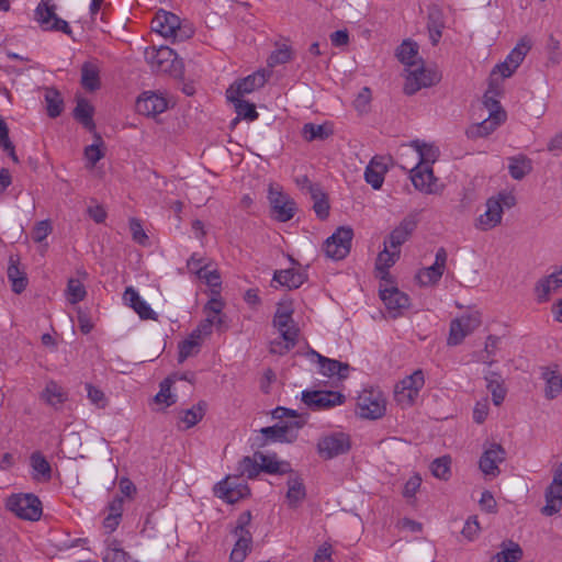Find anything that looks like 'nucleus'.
<instances>
[{
	"label": "nucleus",
	"mask_w": 562,
	"mask_h": 562,
	"mask_svg": "<svg viewBox=\"0 0 562 562\" xmlns=\"http://www.w3.org/2000/svg\"><path fill=\"white\" fill-rule=\"evenodd\" d=\"M151 30L171 43H181L191 38L194 29L188 22L180 20L175 13L160 10L151 20Z\"/></svg>",
	"instance_id": "f257e3e1"
},
{
	"label": "nucleus",
	"mask_w": 562,
	"mask_h": 562,
	"mask_svg": "<svg viewBox=\"0 0 562 562\" xmlns=\"http://www.w3.org/2000/svg\"><path fill=\"white\" fill-rule=\"evenodd\" d=\"M516 205V198L509 192H499L488 198L485 202V211L475 220V228L487 232L502 223L504 210Z\"/></svg>",
	"instance_id": "f03ea898"
},
{
	"label": "nucleus",
	"mask_w": 562,
	"mask_h": 562,
	"mask_svg": "<svg viewBox=\"0 0 562 562\" xmlns=\"http://www.w3.org/2000/svg\"><path fill=\"white\" fill-rule=\"evenodd\" d=\"M305 419L279 422L273 426L260 429L262 442L259 446H266L272 442L292 443L299 436V430L304 426Z\"/></svg>",
	"instance_id": "7ed1b4c3"
},
{
	"label": "nucleus",
	"mask_w": 562,
	"mask_h": 562,
	"mask_svg": "<svg viewBox=\"0 0 562 562\" xmlns=\"http://www.w3.org/2000/svg\"><path fill=\"white\" fill-rule=\"evenodd\" d=\"M425 385L424 372L418 369L401 380L394 389V400L402 407L412 406Z\"/></svg>",
	"instance_id": "20e7f679"
},
{
	"label": "nucleus",
	"mask_w": 562,
	"mask_h": 562,
	"mask_svg": "<svg viewBox=\"0 0 562 562\" xmlns=\"http://www.w3.org/2000/svg\"><path fill=\"white\" fill-rule=\"evenodd\" d=\"M350 448V437L342 431L324 434L318 438L316 445L317 453L324 460H330L345 454Z\"/></svg>",
	"instance_id": "39448f33"
},
{
	"label": "nucleus",
	"mask_w": 562,
	"mask_h": 562,
	"mask_svg": "<svg viewBox=\"0 0 562 562\" xmlns=\"http://www.w3.org/2000/svg\"><path fill=\"white\" fill-rule=\"evenodd\" d=\"M34 15L43 31L61 32L67 35L72 32L68 22L57 16L56 5L50 0H42L35 9Z\"/></svg>",
	"instance_id": "423d86ee"
},
{
	"label": "nucleus",
	"mask_w": 562,
	"mask_h": 562,
	"mask_svg": "<svg viewBox=\"0 0 562 562\" xmlns=\"http://www.w3.org/2000/svg\"><path fill=\"white\" fill-rule=\"evenodd\" d=\"M7 507L18 517L36 521L42 516V503L34 494H15L8 498Z\"/></svg>",
	"instance_id": "0eeeda50"
},
{
	"label": "nucleus",
	"mask_w": 562,
	"mask_h": 562,
	"mask_svg": "<svg viewBox=\"0 0 562 562\" xmlns=\"http://www.w3.org/2000/svg\"><path fill=\"white\" fill-rule=\"evenodd\" d=\"M268 200L273 217L279 222L292 220L296 212L294 200L283 192L279 184L271 183L268 188Z\"/></svg>",
	"instance_id": "6e6552de"
},
{
	"label": "nucleus",
	"mask_w": 562,
	"mask_h": 562,
	"mask_svg": "<svg viewBox=\"0 0 562 562\" xmlns=\"http://www.w3.org/2000/svg\"><path fill=\"white\" fill-rule=\"evenodd\" d=\"M357 411L360 417L378 419L385 414L386 400L379 390H363L357 400Z\"/></svg>",
	"instance_id": "1a4fd4ad"
},
{
	"label": "nucleus",
	"mask_w": 562,
	"mask_h": 562,
	"mask_svg": "<svg viewBox=\"0 0 562 562\" xmlns=\"http://www.w3.org/2000/svg\"><path fill=\"white\" fill-rule=\"evenodd\" d=\"M406 71L404 92L408 95L415 94L422 88L435 86L441 79V75L436 69L425 68L419 64L407 68Z\"/></svg>",
	"instance_id": "9d476101"
},
{
	"label": "nucleus",
	"mask_w": 562,
	"mask_h": 562,
	"mask_svg": "<svg viewBox=\"0 0 562 562\" xmlns=\"http://www.w3.org/2000/svg\"><path fill=\"white\" fill-rule=\"evenodd\" d=\"M251 520L250 512L239 515L234 535L237 538L236 543L231 552L232 562H243L248 552L251 550L252 537L247 528Z\"/></svg>",
	"instance_id": "9b49d317"
},
{
	"label": "nucleus",
	"mask_w": 562,
	"mask_h": 562,
	"mask_svg": "<svg viewBox=\"0 0 562 562\" xmlns=\"http://www.w3.org/2000/svg\"><path fill=\"white\" fill-rule=\"evenodd\" d=\"M145 60L155 72L171 74L176 71V53L168 46L147 47Z\"/></svg>",
	"instance_id": "f8f14e48"
},
{
	"label": "nucleus",
	"mask_w": 562,
	"mask_h": 562,
	"mask_svg": "<svg viewBox=\"0 0 562 562\" xmlns=\"http://www.w3.org/2000/svg\"><path fill=\"white\" fill-rule=\"evenodd\" d=\"M353 232L350 227H339L326 239L324 251L334 260L344 259L350 251Z\"/></svg>",
	"instance_id": "ddd939ff"
},
{
	"label": "nucleus",
	"mask_w": 562,
	"mask_h": 562,
	"mask_svg": "<svg viewBox=\"0 0 562 562\" xmlns=\"http://www.w3.org/2000/svg\"><path fill=\"white\" fill-rule=\"evenodd\" d=\"M482 321L479 312L469 313L453 319L450 324L448 345L457 346L480 327Z\"/></svg>",
	"instance_id": "4468645a"
},
{
	"label": "nucleus",
	"mask_w": 562,
	"mask_h": 562,
	"mask_svg": "<svg viewBox=\"0 0 562 562\" xmlns=\"http://www.w3.org/2000/svg\"><path fill=\"white\" fill-rule=\"evenodd\" d=\"M214 494L226 503L234 504L249 494L248 486L238 476H226L215 484Z\"/></svg>",
	"instance_id": "2eb2a0df"
},
{
	"label": "nucleus",
	"mask_w": 562,
	"mask_h": 562,
	"mask_svg": "<svg viewBox=\"0 0 562 562\" xmlns=\"http://www.w3.org/2000/svg\"><path fill=\"white\" fill-rule=\"evenodd\" d=\"M303 402L312 409H328L345 402V396L335 391H304Z\"/></svg>",
	"instance_id": "dca6fc26"
},
{
	"label": "nucleus",
	"mask_w": 562,
	"mask_h": 562,
	"mask_svg": "<svg viewBox=\"0 0 562 562\" xmlns=\"http://www.w3.org/2000/svg\"><path fill=\"white\" fill-rule=\"evenodd\" d=\"M267 81V76L265 71L254 72L243 79L235 81L229 88L226 90L227 99H237V97H244L245 94H249L255 90L265 86Z\"/></svg>",
	"instance_id": "f3484780"
},
{
	"label": "nucleus",
	"mask_w": 562,
	"mask_h": 562,
	"mask_svg": "<svg viewBox=\"0 0 562 562\" xmlns=\"http://www.w3.org/2000/svg\"><path fill=\"white\" fill-rule=\"evenodd\" d=\"M380 297L383 301L389 315L396 318L409 306V297L397 288L380 290Z\"/></svg>",
	"instance_id": "a211bd4d"
},
{
	"label": "nucleus",
	"mask_w": 562,
	"mask_h": 562,
	"mask_svg": "<svg viewBox=\"0 0 562 562\" xmlns=\"http://www.w3.org/2000/svg\"><path fill=\"white\" fill-rule=\"evenodd\" d=\"M506 452L498 443H492L487 447L479 461L480 470L485 475L496 476L499 474V463L505 460Z\"/></svg>",
	"instance_id": "6ab92c4d"
},
{
	"label": "nucleus",
	"mask_w": 562,
	"mask_h": 562,
	"mask_svg": "<svg viewBox=\"0 0 562 562\" xmlns=\"http://www.w3.org/2000/svg\"><path fill=\"white\" fill-rule=\"evenodd\" d=\"M411 179L416 190L435 194L438 192L437 179L434 176L431 166H414L411 169Z\"/></svg>",
	"instance_id": "aec40b11"
},
{
	"label": "nucleus",
	"mask_w": 562,
	"mask_h": 562,
	"mask_svg": "<svg viewBox=\"0 0 562 562\" xmlns=\"http://www.w3.org/2000/svg\"><path fill=\"white\" fill-rule=\"evenodd\" d=\"M447 262V252L445 248H439L436 252L435 262L417 274L418 282L424 285H435L441 279Z\"/></svg>",
	"instance_id": "412c9836"
},
{
	"label": "nucleus",
	"mask_w": 562,
	"mask_h": 562,
	"mask_svg": "<svg viewBox=\"0 0 562 562\" xmlns=\"http://www.w3.org/2000/svg\"><path fill=\"white\" fill-rule=\"evenodd\" d=\"M168 101L155 92H144L136 101L137 112L147 116H156L165 112Z\"/></svg>",
	"instance_id": "4be33fe9"
},
{
	"label": "nucleus",
	"mask_w": 562,
	"mask_h": 562,
	"mask_svg": "<svg viewBox=\"0 0 562 562\" xmlns=\"http://www.w3.org/2000/svg\"><path fill=\"white\" fill-rule=\"evenodd\" d=\"M68 398V391L54 380L47 381L43 391L40 393V400L55 411H60Z\"/></svg>",
	"instance_id": "5701e85b"
},
{
	"label": "nucleus",
	"mask_w": 562,
	"mask_h": 562,
	"mask_svg": "<svg viewBox=\"0 0 562 562\" xmlns=\"http://www.w3.org/2000/svg\"><path fill=\"white\" fill-rule=\"evenodd\" d=\"M506 117L507 115L505 111L488 114V117L483 120L481 123L471 125L467 130V136L471 139L487 137L506 121Z\"/></svg>",
	"instance_id": "b1692460"
},
{
	"label": "nucleus",
	"mask_w": 562,
	"mask_h": 562,
	"mask_svg": "<svg viewBox=\"0 0 562 562\" xmlns=\"http://www.w3.org/2000/svg\"><path fill=\"white\" fill-rule=\"evenodd\" d=\"M123 301L127 306L133 308L142 319H157V314L133 286L125 289Z\"/></svg>",
	"instance_id": "393cba45"
},
{
	"label": "nucleus",
	"mask_w": 562,
	"mask_h": 562,
	"mask_svg": "<svg viewBox=\"0 0 562 562\" xmlns=\"http://www.w3.org/2000/svg\"><path fill=\"white\" fill-rule=\"evenodd\" d=\"M541 379L544 381V396L547 400L557 398L562 392V375L558 364L541 368Z\"/></svg>",
	"instance_id": "a878e982"
},
{
	"label": "nucleus",
	"mask_w": 562,
	"mask_h": 562,
	"mask_svg": "<svg viewBox=\"0 0 562 562\" xmlns=\"http://www.w3.org/2000/svg\"><path fill=\"white\" fill-rule=\"evenodd\" d=\"M273 325L282 338L291 340V335L299 336V329L292 318V311L289 308H278L273 317Z\"/></svg>",
	"instance_id": "bb28decb"
},
{
	"label": "nucleus",
	"mask_w": 562,
	"mask_h": 562,
	"mask_svg": "<svg viewBox=\"0 0 562 562\" xmlns=\"http://www.w3.org/2000/svg\"><path fill=\"white\" fill-rule=\"evenodd\" d=\"M306 273L295 268L277 270L273 274V281L289 290L300 288L306 281Z\"/></svg>",
	"instance_id": "cd10ccee"
},
{
	"label": "nucleus",
	"mask_w": 562,
	"mask_h": 562,
	"mask_svg": "<svg viewBox=\"0 0 562 562\" xmlns=\"http://www.w3.org/2000/svg\"><path fill=\"white\" fill-rule=\"evenodd\" d=\"M416 228L413 220H403L390 234L387 246L391 249L400 250V247L409 238Z\"/></svg>",
	"instance_id": "c85d7f7f"
},
{
	"label": "nucleus",
	"mask_w": 562,
	"mask_h": 562,
	"mask_svg": "<svg viewBox=\"0 0 562 562\" xmlns=\"http://www.w3.org/2000/svg\"><path fill=\"white\" fill-rule=\"evenodd\" d=\"M7 274L14 293L20 294L26 289L27 277L25 271L19 267L18 257L10 256Z\"/></svg>",
	"instance_id": "c756f323"
},
{
	"label": "nucleus",
	"mask_w": 562,
	"mask_h": 562,
	"mask_svg": "<svg viewBox=\"0 0 562 562\" xmlns=\"http://www.w3.org/2000/svg\"><path fill=\"white\" fill-rule=\"evenodd\" d=\"M313 355H315L318 359L319 371L322 374L329 376V378L335 376V375H337L340 379L347 378L348 372H349L348 363H344V362H340L335 359L326 358L316 351H313Z\"/></svg>",
	"instance_id": "7c9ffc66"
},
{
	"label": "nucleus",
	"mask_w": 562,
	"mask_h": 562,
	"mask_svg": "<svg viewBox=\"0 0 562 562\" xmlns=\"http://www.w3.org/2000/svg\"><path fill=\"white\" fill-rule=\"evenodd\" d=\"M445 27L443 13L442 11L434 5L429 8L427 29L429 33V40L432 45H437L442 36V30Z\"/></svg>",
	"instance_id": "2f4dec72"
},
{
	"label": "nucleus",
	"mask_w": 562,
	"mask_h": 562,
	"mask_svg": "<svg viewBox=\"0 0 562 562\" xmlns=\"http://www.w3.org/2000/svg\"><path fill=\"white\" fill-rule=\"evenodd\" d=\"M409 148H412L417 156V164L415 166H430L436 161L439 155V150L437 147L430 144L423 143L418 139L413 140L409 144Z\"/></svg>",
	"instance_id": "473e14b6"
},
{
	"label": "nucleus",
	"mask_w": 562,
	"mask_h": 562,
	"mask_svg": "<svg viewBox=\"0 0 562 562\" xmlns=\"http://www.w3.org/2000/svg\"><path fill=\"white\" fill-rule=\"evenodd\" d=\"M257 460L260 462V470L269 474H284L291 470L290 463L280 461L276 454L257 452Z\"/></svg>",
	"instance_id": "72a5a7b5"
},
{
	"label": "nucleus",
	"mask_w": 562,
	"mask_h": 562,
	"mask_svg": "<svg viewBox=\"0 0 562 562\" xmlns=\"http://www.w3.org/2000/svg\"><path fill=\"white\" fill-rule=\"evenodd\" d=\"M103 562H137L122 547L119 540L109 539Z\"/></svg>",
	"instance_id": "f704fd0d"
},
{
	"label": "nucleus",
	"mask_w": 562,
	"mask_h": 562,
	"mask_svg": "<svg viewBox=\"0 0 562 562\" xmlns=\"http://www.w3.org/2000/svg\"><path fill=\"white\" fill-rule=\"evenodd\" d=\"M502 550L492 557L490 562H517L522 558V550L516 542H503Z\"/></svg>",
	"instance_id": "c9c22d12"
},
{
	"label": "nucleus",
	"mask_w": 562,
	"mask_h": 562,
	"mask_svg": "<svg viewBox=\"0 0 562 562\" xmlns=\"http://www.w3.org/2000/svg\"><path fill=\"white\" fill-rule=\"evenodd\" d=\"M532 170L531 160L526 156L509 158L508 171L515 180H521Z\"/></svg>",
	"instance_id": "e433bc0d"
},
{
	"label": "nucleus",
	"mask_w": 562,
	"mask_h": 562,
	"mask_svg": "<svg viewBox=\"0 0 562 562\" xmlns=\"http://www.w3.org/2000/svg\"><path fill=\"white\" fill-rule=\"evenodd\" d=\"M81 85L88 91H94L100 87L99 68L91 63H85L81 67Z\"/></svg>",
	"instance_id": "4c0bfd02"
},
{
	"label": "nucleus",
	"mask_w": 562,
	"mask_h": 562,
	"mask_svg": "<svg viewBox=\"0 0 562 562\" xmlns=\"http://www.w3.org/2000/svg\"><path fill=\"white\" fill-rule=\"evenodd\" d=\"M486 387L492 393L493 403L501 405L506 396V389L504 387L503 380L497 373H490L486 378Z\"/></svg>",
	"instance_id": "58836bf2"
},
{
	"label": "nucleus",
	"mask_w": 562,
	"mask_h": 562,
	"mask_svg": "<svg viewBox=\"0 0 562 562\" xmlns=\"http://www.w3.org/2000/svg\"><path fill=\"white\" fill-rule=\"evenodd\" d=\"M75 119L81 123L88 131H93L95 127V124L93 122V108L92 105L86 101V100H79L75 111H74Z\"/></svg>",
	"instance_id": "ea45409f"
},
{
	"label": "nucleus",
	"mask_w": 562,
	"mask_h": 562,
	"mask_svg": "<svg viewBox=\"0 0 562 562\" xmlns=\"http://www.w3.org/2000/svg\"><path fill=\"white\" fill-rule=\"evenodd\" d=\"M397 57L407 68L415 67L418 58V47L416 43L404 41L397 48Z\"/></svg>",
	"instance_id": "a19ab883"
},
{
	"label": "nucleus",
	"mask_w": 562,
	"mask_h": 562,
	"mask_svg": "<svg viewBox=\"0 0 562 562\" xmlns=\"http://www.w3.org/2000/svg\"><path fill=\"white\" fill-rule=\"evenodd\" d=\"M31 465L33 470L36 472L34 475L35 480H44L49 481L52 477V468L49 462L45 459V457L40 452H34L31 456Z\"/></svg>",
	"instance_id": "79ce46f5"
},
{
	"label": "nucleus",
	"mask_w": 562,
	"mask_h": 562,
	"mask_svg": "<svg viewBox=\"0 0 562 562\" xmlns=\"http://www.w3.org/2000/svg\"><path fill=\"white\" fill-rule=\"evenodd\" d=\"M531 48V42L527 37L521 38L517 45L510 50L507 55V61L517 69L522 60L525 59L527 53Z\"/></svg>",
	"instance_id": "37998d69"
},
{
	"label": "nucleus",
	"mask_w": 562,
	"mask_h": 562,
	"mask_svg": "<svg viewBox=\"0 0 562 562\" xmlns=\"http://www.w3.org/2000/svg\"><path fill=\"white\" fill-rule=\"evenodd\" d=\"M173 381L171 378H167L159 384V392L155 395L154 402L164 407H169L176 403L177 395L171 393V385Z\"/></svg>",
	"instance_id": "c03bdc74"
},
{
	"label": "nucleus",
	"mask_w": 562,
	"mask_h": 562,
	"mask_svg": "<svg viewBox=\"0 0 562 562\" xmlns=\"http://www.w3.org/2000/svg\"><path fill=\"white\" fill-rule=\"evenodd\" d=\"M235 105V111L237 113V120L244 119L247 121H255L258 119L259 114L256 111L255 104L245 101L241 97H237V99H227Z\"/></svg>",
	"instance_id": "a18cd8bd"
},
{
	"label": "nucleus",
	"mask_w": 562,
	"mask_h": 562,
	"mask_svg": "<svg viewBox=\"0 0 562 562\" xmlns=\"http://www.w3.org/2000/svg\"><path fill=\"white\" fill-rule=\"evenodd\" d=\"M311 198L313 200V210L319 220H326L329 215V204L326 194L321 188H312Z\"/></svg>",
	"instance_id": "49530a36"
},
{
	"label": "nucleus",
	"mask_w": 562,
	"mask_h": 562,
	"mask_svg": "<svg viewBox=\"0 0 562 562\" xmlns=\"http://www.w3.org/2000/svg\"><path fill=\"white\" fill-rule=\"evenodd\" d=\"M237 471L241 476L255 479L261 472L260 462L257 460V452L252 457H244L238 462Z\"/></svg>",
	"instance_id": "de8ad7c7"
},
{
	"label": "nucleus",
	"mask_w": 562,
	"mask_h": 562,
	"mask_svg": "<svg viewBox=\"0 0 562 562\" xmlns=\"http://www.w3.org/2000/svg\"><path fill=\"white\" fill-rule=\"evenodd\" d=\"M305 497V487L301 480L293 477L288 481L286 499L290 506L296 507Z\"/></svg>",
	"instance_id": "09e8293b"
},
{
	"label": "nucleus",
	"mask_w": 562,
	"mask_h": 562,
	"mask_svg": "<svg viewBox=\"0 0 562 562\" xmlns=\"http://www.w3.org/2000/svg\"><path fill=\"white\" fill-rule=\"evenodd\" d=\"M201 347V340L196 337H193L192 334L190 336L182 340L179 346V355H178V361L179 363H182L184 360H187L189 357H192L196 355L200 351Z\"/></svg>",
	"instance_id": "8fccbe9b"
},
{
	"label": "nucleus",
	"mask_w": 562,
	"mask_h": 562,
	"mask_svg": "<svg viewBox=\"0 0 562 562\" xmlns=\"http://www.w3.org/2000/svg\"><path fill=\"white\" fill-rule=\"evenodd\" d=\"M331 134L326 125L306 123L302 127V136L307 142L324 140Z\"/></svg>",
	"instance_id": "3c124183"
},
{
	"label": "nucleus",
	"mask_w": 562,
	"mask_h": 562,
	"mask_svg": "<svg viewBox=\"0 0 562 562\" xmlns=\"http://www.w3.org/2000/svg\"><path fill=\"white\" fill-rule=\"evenodd\" d=\"M400 258V250L391 249L387 241H384V249L379 254L376 259V269L380 272H386Z\"/></svg>",
	"instance_id": "603ef678"
},
{
	"label": "nucleus",
	"mask_w": 562,
	"mask_h": 562,
	"mask_svg": "<svg viewBox=\"0 0 562 562\" xmlns=\"http://www.w3.org/2000/svg\"><path fill=\"white\" fill-rule=\"evenodd\" d=\"M204 416V409L201 406V404H198L196 406H193L189 409H184L180 412V423H182L184 426V429H189L193 426H195Z\"/></svg>",
	"instance_id": "864d4df0"
},
{
	"label": "nucleus",
	"mask_w": 562,
	"mask_h": 562,
	"mask_svg": "<svg viewBox=\"0 0 562 562\" xmlns=\"http://www.w3.org/2000/svg\"><path fill=\"white\" fill-rule=\"evenodd\" d=\"M87 292L83 284L77 279H70L67 283L66 295L70 304L82 301Z\"/></svg>",
	"instance_id": "5fc2aeb1"
},
{
	"label": "nucleus",
	"mask_w": 562,
	"mask_h": 562,
	"mask_svg": "<svg viewBox=\"0 0 562 562\" xmlns=\"http://www.w3.org/2000/svg\"><path fill=\"white\" fill-rule=\"evenodd\" d=\"M45 101L47 104V114L50 117H57L63 111V100L56 90L49 89L45 93Z\"/></svg>",
	"instance_id": "6e6d98bb"
},
{
	"label": "nucleus",
	"mask_w": 562,
	"mask_h": 562,
	"mask_svg": "<svg viewBox=\"0 0 562 562\" xmlns=\"http://www.w3.org/2000/svg\"><path fill=\"white\" fill-rule=\"evenodd\" d=\"M450 457L443 456L441 458H437L430 465L431 473L440 480H448L450 476Z\"/></svg>",
	"instance_id": "4d7b16f0"
},
{
	"label": "nucleus",
	"mask_w": 562,
	"mask_h": 562,
	"mask_svg": "<svg viewBox=\"0 0 562 562\" xmlns=\"http://www.w3.org/2000/svg\"><path fill=\"white\" fill-rule=\"evenodd\" d=\"M187 269L199 278L205 269H209L207 259L198 252H193L187 261Z\"/></svg>",
	"instance_id": "13d9d810"
},
{
	"label": "nucleus",
	"mask_w": 562,
	"mask_h": 562,
	"mask_svg": "<svg viewBox=\"0 0 562 562\" xmlns=\"http://www.w3.org/2000/svg\"><path fill=\"white\" fill-rule=\"evenodd\" d=\"M297 336L291 335V340L288 338H280L274 339L270 342V352L276 355H285L288 351H290L294 346L296 345Z\"/></svg>",
	"instance_id": "bf43d9fd"
},
{
	"label": "nucleus",
	"mask_w": 562,
	"mask_h": 562,
	"mask_svg": "<svg viewBox=\"0 0 562 562\" xmlns=\"http://www.w3.org/2000/svg\"><path fill=\"white\" fill-rule=\"evenodd\" d=\"M292 58V50L288 45H281L271 53L268 58V65L274 67L278 65L285 64Z\"/></svg>",
	"instance_id": "052dcab7"
},
{
	"label": "nucleus",
	"mask_w": 562,
	"mask_h": 562,
	"mask_svg": "<svg viewBox=\"0 0 562 562\" xmlns=\"http://www.w3.org/2000/svg\"><path fill=\"white\" fill-rule=\"evenodd\" d=\"M87 396L92 405L98 408H105L108 405V398L102 390L93 386L90 383L86 384Z\"/></svg>",
	"instance_id": "680f3d73"
},
{
	"label": "nucleus",
	"mask_w": 562,
	"mask_h": 562,
	"mask_svg": "<svg viewBox=\"0 0 562 562\" xmlns=\"http://www.w3.org/2000/svg\"><path fill=\"white\" fill-rule=\"evenodd\" d=\"M198 279L204 281L210 286L212 293L220 294L222 281L217 270L205 269Z\"/></svg>",
	"instance_id": "e2e57ef3"
},
{
	"label": "nucleus",
	"mask_w": 562,
	"mask_h": 562,
	"mask_svg": "<svg viewBox=\"0 0 562 562\" xmlns=\"http://www.w3.org/2000/svg\"><path fill=\"white\" fill-rule=\"evenodd\" d=\"M0 147L8 151L14 161H18L14 153V146L9 139V128L4 121H0Z\"/></svg>",
	"instance_id": "0e129e2a"
},
{
	"label": "nucleus",
	"mask_w": 562,
	"mask_h": 562,
	"mask_svg": "<svg viewBox=\"0 0 562 562\" xmlns=\"http://www.w3.org/2000/svg\"><path fill=\"white\" fill-rule=\"evenodd\" d=\"M53 227L48 220L41 221L35 224L32 237L35 243H42L52 233Z\"/></svg>",
	"instance_id": "69168bd1"
},
{
	"label": "nucleus",
	"mask_w": 562,
	"mask_h": 562,
	"mask_svg": "<svg viewBox=\"0 0 562 562\" xmlns=\"http://www.w3.org/2000/svg\"><path fill=\"white\" fill-rule=\"evenodd\" d=\"M130 229L134 241L143 246L147 245L148 236L137 218L130 220Z\"/></svg>",
	"instance_id": "338daca9"
},
{
	"label": "nucleus",
	"mask_w": 562,
	"mask_h": 562,
	"mask_svg": "<svg viewBox=\"0 0 562 562\" xmlns=\"http://www.w3.org/2000/svg\"><path fill=\"white\" fill-rule=\"evenodd\" d=\"M483 104L488 110L490 114H495L498 111H504L499 101L496 99V92L488 89L483 97Z\"/></svg>",
	"instance_id": "774afa93"
}]
</instances>
